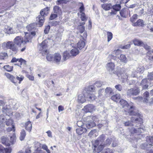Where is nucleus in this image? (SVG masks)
Here are the masks:
<instances>
[{
  "label": "nucleus",
  "mask_w": 153,
  "mask_h": 153,
  "mask_svg": "<svg viewBox=\"0 0 153 153\" xmlns=\"http://www.w3.org/2000/svg\"><path fill=\"white\" fill-rule=\"evenodd\" d=\"M25 34L24 39L22 37L17 36L14 39L13 42L9 41L2 43V48L4 50L10 49L15 54L17 53L18 51V49L16 45L20 46L22 43L23 42L24 44H26L31 42L32 37L27 32H25Z\"/></svg>",
  "instance_id": "obj_1"
},
{
  "label": "nucleus",
  "mask_w": 153,
  "mask_h": 153,
  "mask_svg": "<svg viewBox=\"0 0 153 153\" xmlns=\"http://www.w3.org/2000/svg\"><path fill=\"white\" fill-rule=\"evenodd\" d=\"M48 41L45 40L41 44L40 53L42 56H46V58L49 61H53L56 63H59L61 61L62 57L59 53H55L53 56L49 54V51L47 49L48 47Z\"/></svg>",
  "instance_id": "obj_2"
},
{
  "label": "nucleus",
  "mask_w": 153,
  "mask_h": 153,
  "mask_svg": "<svg viewBox=\"0 0 153 153\" xmlns=\"http://www.w3.org/2000/svg\"><path fill=\"white\" fill-rule=\"evenodd\" d=\"M141 115L140 114V116L138 117V118H136L134 120V123L137 125H140V127L138 128H133L130 131L131 134H134L135 133L137 134L138 135H140L142 133L141 130H144L143 128L141 127L142 125H143V119L141 117Z\"/></svg>",
  "instance_id": "obj_3"
},
{
  "label": "nucleus",
  "mask_w": 153,
  "mask_h": 153,
  "mask_svg": "<svg viewBox=\"0 0 153 153\" xmlns=\"http://www.w3.org/2000/svg\"><path fill=\"white\" fill-rule=\"evenodd\" d=\"M49 8L46 7L42 10L40 12V15L39 16V25L41 27L43 25L45 16L47 15L48 13V11L49 10Z\"/></svg>",
  "instance_id": "obj_4"
},
{
  "label": "nucleus",
  "mask_w": 153,
  "mask_h": 153,
  "mask_svg": "<svg viewBox=\"0 0 153 153\" xmlns=\"http://www.w3.org/2000/svg\"><path fill=\"white\" fill-rule=\"evenodd\" d=\"M92 146L94 152L97 153L100 152L105 147V145L100 144L98 140H96L93 143Z\"/></svg>",
  "instance_id": "obj_5"
},
{
  "label": "nucleus",
  "mask_w": 153,
  "mask_h": 153,
  "mask_svg": "<svg viewBox=\"0 0 153 153\" xmlns=\"http://www.w3.org/2000/svg\"><path fill=\"white\" fill-rule=\"evenodd\" d=\"M5 75L7 78L9 79L10 81L15 85H16L17 83V80L19 81V83L22 81L24 78V77L22 75H19V76H17L16 78L13 75H11L8 73H6Z\"/></svg>",
  "instance_id": "obj_6"
},
{
  "label": "nucleus",
  "mask_w": 153,
  "mask_h": 153,
  "mask_svg": "<svg viewBox=\"0 0 153 153\" xmlns=\"http://www.w3.org/2000/svg\"><path fill=\"white\" fill-rule=\"evenodd\" d=\"M134 107L133 106H130L128 105V106H127L126 108H124V110L126 114H128L130 116H140V114L138 112L134 111Z\"/></svg>",
  "instance_id": "obj_7"
},
{
  "label": "nucleus",
  "mask_w": 153,
  "mask_h": 153,
  "mask_svg": "<svg viewBox=\"0 0 153 153\" xmlns=\"http://www.w3.org/2000/svg\"><path fill=\"white\" fill-rule=\"evenodd\" d=\"M37 27V24L36 23H32L27 25L26 28L28 31H31L30 33L29 34L32 36L31 35L34 36L36 34V27Z\"/></svg>",
  "instance_id": "obj_8"
},
{
  "label": "nucleus",
  "mask_w": 153,
  "mask_h": 153,
  "mask_svg": "<svg viewBox=\"0 0 153 153\" xmlns=\"http://www.w3.org/2000/svg\"><path fill=\"white\" fill-rule=\"evenodd\" d=\"M18 61L20 62L21 68H22L25 69V65L26 64V62L24 59L22 58L16 59L15 57H13L11 61V63H14Z\"/></svg>",
  "instance_id": "obj_9"
},
{
  "label": "nucleus",
  "mask_w": 153,
  "mask_h": 153,
  "mask_svg": "<svg viewBox=\"0 0 153 153\" xmlns=\"http://www.w3.org/2000/svg\"><path fill=\"white\" fill-rule=\"evenodd\" d=\"M120 16L123 18H126L128 16H130V12L129 9L126 8H124L120 12Z\"/></svg>",
  "instance_id": "obj_10"
},
{
  "label": "nucleus",
  "mask_w": 153,
  "mask_h": 153,
  "mask_svg": "<svg viewBox=\"0 0 153 153\" xmlns=\"http://www.w3.org/2000/svg\"><path fill=\"white\" fill-rule=\"evenodd\" d=\"M106 68L110 72H111L115 69V65L114 63L112 62L108 63L106 65Z\"/></svg>",
  "instance_id": "obj_11"
},
{
  "label": "nucleus",
  "mask_w": 153,
  "mask_h": 153,
  "mask_svg": "<svg viewBox=\"0 0 153 153\" xmlns=\"http://www.w3.org/2000/svg\"><path fill=\"white\" fill-rule=\"evenodd\" d=\"M148 84V79L144 78L142 80L140 83V85L142 86L143 90H145L148 88L149 87Z\"/></svg>",
  "instance_id": "obj_12"
},
{
  "label": "nucleus",
  "mask_w": 153,
  "mask_h": 153,
  "mask_svg": "<svg viewBox=\"0 0 153 153\" xmlns=\"http://www.w3.org/2000/svg\"><path fill=\"white\" fill-rule=\"evenodd\" d=\"M94 109V106L92 104H88L84 106V111L85 112H92Z\"/></svg>",
  "instance_id": "obj_13"
},
{
  "label": "nucleus",
  "mask_w": 153,
  "mask_h": 153,
  "mask_svg": "<svg viewBox=\"0 0 153 153\" xmlns=\"http://www.w3.org/2000/svg\"><path fill=\"white\" fill-rule=\"evenodd\" d=\"M12 149L10 148H4L2 145H0V153H11Z\"/></svg>",
  "instance_id": "obj_14"
},
{
  "label": "nucleus",
  "mask_w": 153,
  "mask_h": 153,
  "mask_svg": "<svg viewBox=\"0 0 153 153\" xmlns=\"http://www.w3.org/2000/svg\"><path fill=\"white\" fill-rule=\"evenodd\" d=\"M132 42L135 46H141L143 45V42L142 41L137 38L134 39Z\"/></svg>",
  "instance_id": "obj_15"
},
{
  "label": "nucleus",
  "mask_w": 153,
  "mask_h": 153,
  "mask_svg": "<svg viewBox=\"0 0 153 153\" xmlns=\"http://www.w3.org/2000/svg\"><path fill=\"white\" fill-rule=\"evenodd\" d=\"M85 45V41L84 40H80L77 43L76 48L79 50H81L84 48Z\"/></svg>",
  "instance_id": "obj_16"
},
{
  "label": "nucleus",
  "mask_w": 153,
  "mask_h": 153,
  "mask_svg": "<svg viewBox=\"0 0 153 153\" xmlns=\"http://www.w3.org/2000/svg\"><path fill=\"white\" fill-rule=\"evenodd\" d=\"M53 10L54 13L57 15H61L62 14V11L61 8L58 6L55 5L53 7Z\"/></svg>",
  "instance_id": "obj_17"
},
{
  "label": "nucleus",
  "mask_w": 153,
  "mask_h": 153,
  "mask_svg": "<svg viewBox=\"0 0 153 153\" xmlns=\"http://www.w3.org/2000/svg\"><path fill=\"white\" fill-rule=\"evenodd\" d=\"M85 96H86V94H80L79 95L78 98V101L79 103H83L86 101L85 99Z\"/></svg>",
  "instance_id": "obj_18"
},
{
  "label": "nucleus",
  "mask_w": 153,
  "mask_h": 153,
  "mask_svg": "<svg viewBox=\"0 0 153 153\" xmlns=\"http://www.w3.org/2000/svg\"><path fill=\"white\" fill-rule=\"evenodd\" d=\"M98 135V132L96 129L91 130L88 133V136L90 137H96Z\"/></svg>",
  "instance_id": "obj_19"
},
{
  "label": "nucleus",
  "mask_w": 153,
  "mask_h": 153,
  "mask_svg": "<svg viewBox=\"0 0 153 153\" xmlns=\"http://www.w3.org/2000/svg\"><path fill=\"white\" fill-rule=\"evenodd\" d=\"M87 96V98L89 99V101H94L95 100L96 98V97L94 94L89 93H86Z\"/></svg>",
  "instance_id": "obj_20"
},
{
  "label": "nucleus",
  "mask_w": 153,
  "mask_h": 153,
  "mask_svg": "<svg viewBox=\"0 0 153 153\" xmlns=\"http://www.w3.org/2000/svg\"><path fill=\"white\" fill-rule=\"evenodd\" d=\"M79 53V51L76 47H74L71 50L70 53L71 56H75L78 55Z\"/></svg>",
  "instance_id": "obj_21"
},
{
  "label": "nucleus",
  "mask_w": 153,
  "mask_h": 153,
  "mask_svg": "<svg viewBox=\"0 0 153 153\" xmlns=\"http://www.w3.org/2000/svg\"><path fill=\"white\" fill-rule=\"evenodd\" d=\"M101 7L104 10L107 11L112 8V5L111 3H104L101 5Z\"/></svg>",
  "instance_id": "obj_22"
},
{
  "label": "nucleus",
  "mask_w": 153,
  "mask_h": 153,
  "mask_svg": "<svg viewBox=\"0 0 153 153\" xmlns=\"http://www.w3.org/2000/svg\"><path fill=\"white\" fill-rule=\"evenodd\" d=\"M144 22L143 21L142 19H139L137 21L134 23L133 24V25L134 26H143L144 25Z\"/></svg>",
  "instance_id": "obj_23"
},
{
  "label": "nucleus",
  "mask_w": 153,
  "mask_h": 153,
  "mask_svg": "<svg viewBox=\"0 0 153 153\" xmlns=\"http://www.w3.org/2000/svg\"><path fill=\"white\" fill-rule=\"evenodd\" d=\"M86 131V129L83 127H79L76 129V133L79 135H81Z\"/></svg>",
  "instance_id": "obj_24"
},
{
  "label": "nucleus",
  "mask_w": 153,
  "mask_h": 153,
  "mask_svg": "<svg viewBox=\"0 0 153 153\" xmlns=\"http://www.w3.org/2000/svg\"><path fill=\"white\" fill-rule=\"evenodd\" d=\"M25 129L29 132L31 131L32 126L31 122L28 121L25 124Z\"/></svg>",
  "instance_id": "obj_25"
},
{
  "label": "nucleus",
  "mask_w": 153,
  "mask_h": 153,
  "mask_svg": "<svg viewBox=\"0 0 153 153\" xmlns=\"http://www.w3.org/2000/svg\"><path fill=\"white\" fill-rule=\"evenodd\" d=\"M96 126V124L94 121H91V120L88 121L86 124V126L88 128H90L95 127Z\"/></svg>",
  "instance_id": "obj_26"
},
{
  "label": "nucleus",
  "mask_w": 153,
  "mask_h": 153,
  "mask_svg": "<svg viewBox=\"0 0 153 153\" xmlns=\"http://www.w3.org/2000/svg\"><path fill=\"white\" fill-rule=\"evenodd\" d=\"M1 141L2 144L7 146H9L10 143L7 139L4 137H2L1 138Z\"/></svg>",
  "instance_id": "obj_27"
},
{
  "label": "nucleus",
  "mask_w": 153,
  "mask_h": 153,
  "mask_svg": "<svg viewBox=\"0 0 153 153\" xmlns=\"http://www.w3.org/2000/svg\"><path fill=\"white\" fill-rule=\"evenodd\" d=\"M111 99L116 102H118L120 100V96L119 95L116 94L112 96Z\"/></svg>",
  "instance_id": "obj_28"
},
{
  "label": "nucleus",
  "mask_w": 153,
  "mask_h": 153,
  "mask_svg": "<svg viewBox=\"0 0 153 153\" xmlns=\"http://www.w3.org/2000/svg\"><path fill=\"white\" fill-rule=\"evenodd\" d=\"M146 141L149 144V146H152L153 144V137L147 136L146 138Z\"/></svg>",
  "instance_id": "obj_29"
},
{
  "label": "nucleus",
  "mask_w": 153,
  "mask_h": 153,
  "mask_svg": "<svg viewBox=\"0 0 153 153\" xmlns=\"http://www.w3.org/2000/svg\"><path fill=\"white\" fill-rule=\"evenodd\" d=\"M70 53L67 51H65L63 53V58L64 61H65L67 59H69L71 56Z\"/></svg>",
  "instance_id": "obj_30"
},
{
  "label": "nucleus",
  "mask_w": 153,
  "mask_h": 153,
  "mask_svg": "<svg viewBox=\"0 0 153 153\" xmlns=\"http://www.w3.org/2000/svg\"><path fill=\"white\" fill-rule=\"evenodd\" d=\"M120 103L121 105H122V107L125 108H126L127 106H128V104L126 101L123 100L121 99L120 101Z\"/></svg>",
  "instance_id": "obj_31"
},
{
  "label": "nucleus",
  "mask_w": 153,
  "mask_h": 153,
  "mask_svg": "<svg viewBox=\"0 0 153 153\" xmlns=\"http://www.w3.org/2000/svg\"><path fill=\"white\" fill-rule=\"evenodd\" d=\"M119 59L121 62L125 63H126L127 61V59L126 56L124 54H121L120 55Z\"/></svg>",
  "instance_id": "obj_32"
},
{
  "label": "nucleus",
  "mask_w": 153,
  "mask_h": 153,
  "mask_svg": "<svg viewBox=\"0 0 153 153\" xmlns=\"http://www.w3.org/2000/svg\"><path fill=\"white\" fill-rule=\"evenodd\" d=\"M133 96H136L140 93V91L138 88H132Z\"/></svg>",
  "instance_id": "obj_33"
},
{
  "label": "nucleus",
  "mask_w": 153,
  "mask_h": 153,
  "mask_svg": "<svg viewBox=\"0 0 153 153\" xmlns=\"http://www.w3.org/2000/svg\"><path fill=\"white\" fill-rule=\"evenodd\" d=\"M26 135V134L25 131L24 129L22 130L20 133V135L19 137L20 140L21 141L25 139Z\"/></svg>",
  "instance_id": "obj_34"
},
{
  "label": "nucleus",
  "mask_w": 153,
  "mask_h": 153,
  "mask_svg": "<svg viewBox=\"0 0 153 153\" xmlns=\"http://www.w3.org/2000/svg\"><path fill=\"white\" fill-rule=\"evenodd\" d=\"M112 8L114 10V11H117L120 10L121 8V6L120 4H116L112 6Z\"/></svg>",
  "instance_id": "obj_35"
},
{
  "label": "nucleus",
  "mask_w": 153,
  "mask_h": 153,
  "mask_svg": "<svg viewBox=\"0 0 153 153\" xmlns=\"http://www.w3.org/2000/svg\"><path fill=\"white\" fill-rule=\"evenodd\" d=\"M8 57L7 54V53L2 52L0 53V59H4Z\"/></svg>",
  "instance_id": "obj_36"
},
{
  "label": "nucleus",
  "mask_w": 153,
  "mask_h": 153,
  "mask_svg": "<svg viewBox=\"0 0 153 153\" xmlns=\"http://www.w3.org/2000/svg\"><path fill=\"white\" fill-rule=\"evenodd\" d=\"M78 29L79 30V32L81 33H83L85 31V27L84 26H82L80 24L78 27Z\"/></svg>",
  "instance_id": "obj_37"
},
{
  "label": "nucleus",
  "mask_w": 153,
  "mask_h": 153,
  "mask_svg": "<svg viewBox=\"0 0 153 153\" xmlns=\"http://www.w3.org/2000/svg\"><path fill=\"white\" fill-rule=\"evenodd\" d=\"M138 15L137 14H134L132 17L130 18V21L133 24L135 23V22L137 18Z\"/></svg>",
  "instance_id": "obj_38"
},
{
  "label": "nucleus",
  "mask_w": 153,
  "mask_h": 153,
  "mask_svg": "<svg viewBox=\"0 0 153 153\" xmlns=\"http://www.w3.org/2000/svg\"><path fill=\"white\" fill-rule=\"evenodd\" d=\"M107 41L109 42L113 38V34L111 32L108 31L107 32Z\"/></svg>",
  "instance_id": "obj_39"
},
{
  "label": "nucleus",
  "mask_w": 153,
  "mask_h": 153,
  "mask_svg": "<svg viewBox=\"0 0 153 153\" xmlns=\"http://www.w3.org/2000/svg\"><path fill=\"white\" fill-rule=\"evenodd\" d=\"M4 69L6 70L7 71L10 72L13 70V67L10 66L9 65L4 66L3 67Z\"/></svg>",
  "instance_id": "obj_40"
},
{
  "label": "nucleus",
  "mask_w": 153,
  "mask_h": 153,
  "mask_svg": "<svg viewBox=\"0 0 153 153\" xmlns=\"http://www.w3.org/2000/svg\"><path fill=\"white\" fill-rule=\"evenodd\" d=\"M106 93L111 94L113 93V91L110 87H107L105 90Z\"/></svg>",
  "instance_id": "obj_41"
},
{
  "label": "nucleus",
  "mask_w": 153,
  "mask_h": 153,
  "mask_svg": "<svg viewBox=\"0 0 153 153\" xmlns=\"http://www.w3.org/2000/svg\"><path fill=\"white\" fill-rule=\"evenodd\" d=\"M16 140V137L15 135L13 134L12 136L10 137V143L11 144H13L14 142Z\"/></svg>",
  "instance_id": "obj_42"
},
{
  "label": "nucleus",
  "mask_w": 153,
  "mask_h": 153,
  "mask_svg": "<svg viewBox=\"0 0 153 153\" xmlns=\"http://www.w3.org/2000/svg\"><path fill=\"white\" fill-rule=\"evenodd\" d=\"M68 2L67 0H58L57 1V5H60L63 4H66Z\"/></svg>",
  "instance_id": "obj_43"
},
{
  "label": "nucleus",
  "mask_w": 153,
  "mask_h": 153,
  "mask_svg": "<svg viewBox=\"0 0 153 153\" xmlns=\"http://www.w3.org/2000/svg\"><path fill=\"white\" fill-rule=\"evenodd\" d=\"M115 88L117 90L119 91H122L123 89L122 86L120 84H118L115 85Z\"/></svg>",
  "instance_id": "obj_44"
},
{
  "label": "nucleus",
  "mask_w": 153,
  "mask_h": 153,
  "mask_svg": "<svg viewBox=\"0 0 153 153\" xmlns=\"http://www.w3.org/2000/svg\"><path fill=\"white\" fill-rule=\"evenodd\" d=\"M50 29V26L49 25L46 26L44 30V32L45 34H47L48 33Z\"/></svg>",
  "instance_id": "obj_45"
},
{
  "label": "nucleus",
  "mask_w": 153,
  "mask_h": 153,
  "mask_svg": "<svg viewBox=\"0 0 153 153\" xmlns=\"http://www.w3.org/2000/svg\"><path fill=\"white\" fill-rule=\"evenodd\" d=\"M80 18L82 21H86L87 20V18L85 13H81Z\"/></svg>",
  "instance_id": "obj_46"
},
{
  "label": "nucleus",
  "mask_w": 153,
  "mask_h": 153,
  "mask_svg": "<svg viewBox=\"0 0 153 153\" xmlns=\"http://www.w3.org/2000/svg\"><path fill=\"white\" fill-rule=\"evenodd\" d=\"M132 91V88L128 90L126 92L127 95L129 97H131V96H133Z\"/></svg>",
  "instance_id": "obj_47"
},
{
  "label": "nucleus",
  "mask_w": 153,
  "mask_h": 153,
  "mask_svg": "<svg viewBox=\"0 0 153 153\" xmlns=\"http://www.w3.org/2000/svg\"><path fill=\"white\" fill-rule=\"evenodd\" d=\"M42 148L43 149L45 150L47 153H51L50 150L48 149L47 146L45 144H43Z\"/></svg>",
  "instance_id": "obj_48"
},
{
  "label": "nucleus",
  "mask_w": 153,
  "mask_h": 153,
  "mask_svg": "<svg viewBox=\"0 0 153 153\" xmlns=\"http://www.w3.org/2000/svg\"><path fill=\"white\" fill-rule=\"evenodd\" d=\"M105 138V135L103 134H102L100 135L98 138V139H97L99 140V142H100V141L102 142L104 141Z\"/></svg>",
  "instance_id": "obj_49"
},
{
  "label": "nucleus",
  "mask_w": 153,
  "mask_h": 153,
  "mask_svg": "<svg viewBox=\"0 0 153 153\" xmlns=\"http://www.w3.org/2000/svg\"><path fill=\"white\" fill-rule=\"evenodd\" d=\"M117 12L116 11H114V10H111V12H108V17H110L116 14Z\"/></svg>",
  "instance_id": "obj_50"
},
{
  "label": "nucleus",
  "mask_w": 153,
  "mask_h": 153,
  "mask_svg": "<svg viewBox=\"0 0 153 153\" xmlns=\"http://www.w3.org/2000/svg\"><path fill=\"white\" fill-rule=\"evenodd\" d=\"M58 16V15L57 14H51V15L50 16V18H49V19L50 20H52L56 17H57Z\"/></svg>",
  "instance_id": "obj_51"
},
{
  "label": "nucleus",
  "mask_w": 153,
  "mask_h": 153,
  "mask_svg": "<svg viewBox=\"0 0 153 153\" xmlns=\"http://www.w3.org/2000/svg\"><path fill=\"white\" fill-rule=\"evenodd\" d=\"M13 121L12 119H9L6 122V124L8 126L13 125Z\"/></svg>",
  "instance_id": "obj_52"
},
{
  "label": "nucleus",
  "mask_w": 153,
  "mask_h": 153,
  "mask_svg": "<svg viewBox=\"0 0 153 153\" xmlns=\"http://www.w3.org/2000/svg\"><path fill=\"white\" fill-rule=\"evenodd\" d=\"M112 142L111 139L107 138L105 140V143L104 144L105 145H110Z\"/></svg>",
  "instance_id": "obj_53"
},
{
  "label": "nucleus",
  "mask_w": 153,
  "mask_h": 153,
  "mask_svg": "<svg viewBox=\"0 0 153 153\" xmlns=\"http://www.w3.org/2000/svg\"><path fill=\"white\" fill-rule=\"evenodd\" d=\"M87 34L86 31L84 32V33H83L82 36L81 35L80 36L81 37H82V39L85 41V40L87 38Z\"/></svg>",
  "instance_id": "obj_54"
},
{
  "label": "nucleus",
  "mask_w": 153,
  "mask_h": 153,
  "mask_svg": "<svg viewBox=\"0 0 153 153\" xmlns=\"http://www.w3.org/2000/svg\"><path fill=\"white\" fill-rule=\"evenodd\" d=\"M131 42H129V43L128 44H127L121 47V48L122 49H128L129 48L131 47Z\"/></svg>",
  "instance_id": "obj_55"
},
{
  "label": "nucleus",
  "mask_w": 153,
  "mask_h": 153,
  "mask_svg": "<svg viewBox=\"0 0 153 153\" xmlns=\"http://www.w3.org/2000/svg\"><path fill=\"white\" fill-rule=\"evenodd\" d=\"M103 153H113L112 149L108 148L105 149Z\"/></svg>",
  "instance_id": "obj_56"
},
{
  "label": "nucleus",
  "mask_w": 153,
  "mask_h": 153,
  "mask_svg": "<svg viewBox=\"0 0 153 153\" xmlns=\"http://www.w3.org/2000/svg\"><path fill=\"white\" fill-rule=\"evenodd\" d=\"M77 125L79 127H83L84 123L81 121H79L77 122Z\"/></svg>",
  "instance_id": "obj_57"
},
{
  "label": "nucleus",
  "mask_w": 153,
  "mask_h": 153,
  "mask_svg": "<svg viewBox=\"0 0 153 153\" xmlns=\"http://www.w3.org/2000/svg\"><path fill=\"white\" fill-rule=\"evenodd\" d=\"M59 24V22L58 21H53L51 23V26H56Z\"/></svg>",
  "instance_id": "obj_58"
},
{
  "label": "nucleus",
  "mask_w": 153,
  "mask_h": 153,
  "mask_svg": "<svg viewBox=\"0 0 153 153\" xmlns=\"http://www.w3.org/2000/svg\"><path fill=\"white\" fill-rule=\"evenodd\" d=\"M148 79L153 80V72L149 73L148 75Z\"/></svg>",
  "instance_id": "obj_59"
},
{
  "label": "nucleus",
  "mask_w": 153,
  "mask_h": 153,
  "mask_svg": "<svg viewBox=\"0 0 153 153\" xmlns=\"http://www.w3.org/2000/svg\"><path fill=\"white\" fill-rule=\"evenodd\" d=\"M82 5L81 6V7H79V11L80 13H84L83 12V11H84L85 10V8L84 7L83 4L82 3Z\"/></svg>",
  "instance_id": "obj_60"
},
{
  "label": "nucleus",
  "mask_w": 153,
  "mask_h": 153,
  "mask_svg": "<svg viewBox=\"0 0 153 153\" xmlns=\"http://www.w3.org/2000/svg\"><path fill=\"white\" fill-rule=\"evenodd\" d=\"M97 119L96 116H91L89 117V119L91 120V121L94 122Z\"/></svg>",
  "instance_id": "obj_61"
},
{
  "label": "nucleus",
  "mask_w": 153,
  "mask_h": 153,
  "mask_svg": "<svg viewBox=\"0 0 153 153\" xmlns=\"http://www.w3.org/2000/svg\"><path fill=\"white\" fill-rule=\"evenodd\" d=\"M143 96L144 97L149 98V92L146 91L143 94Z\"/></svg>",
  "instance_id": "obj_62"
},
{
  "label": "nucleus",
  "mask_w": 153,
  "mask_h": 153,
  "mask_svg": "<svg viewBox=\"0 0 153 153\" xmlns=\"http://www.w3.org/2000/svg\"><path fill=\"white\" fill-rule=\"evenodd\" d=\"M142 46H143L145 49L147 51H149L150 49V47L149 46H148L147 44H144V43L143 45Z\"/></svg>",
  "instance_id": "obj_63"
},
{
  "label": "nucleus",
  "mask_w": 153,
  "mask_h": 153,
  "mask_svg": "<svg viewBox=\"0 0 153 153\" xmlns=\"http://www.w3.org/2000/svg\"><path fill=\"white\" fill-rule=\"evenodd\" d=\"M131 122L130 121H127L126 122L124 123V126H131Z\"/></svg>",
  "instance_id": "obj_64"
}]
</instances>
